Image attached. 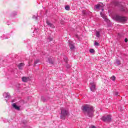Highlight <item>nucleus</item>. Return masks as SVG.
<instances>
[{
    "instance_id": "9",
    "label": "nucleus",
    "mask_w": 128,
    "mask_h": 128,
    "mask_svg": "<svg viewBox=\"0 0 128 128\" xmlns=\"http://www.w3.org/2000/svg\"><path fill=\"white\" fill-rule=\"evenodd\" d=\"M12 106L14 108H15V110H20V106H16V104L14 103L12 104Z\"/></svg>"
},
{
    "instance_id": "24",
    "label": "nucleus",
    "mask_w": 128,
    "mask_h": 128,
    "mask_svg": "<svg viewBox=\"0 0 128 128\" xmlns=\"http://www.w3.org/2000/svg\"><path fill=\"white\" fill-rule=\"evenodd\" d=\"M70 65H69V64H68V65H66V68H70Z\"/></svg>"
},
{
    "instance_id": "5",
    "label": "nucleus",
    "mask_w": 128,
    "mask_h": 128,
    "mask_svg": "<svg viewBox=\"0 0 128 128\" xmlns=\"http://www.w3.org/2000/svg\"><path fill=\"white\" fill-rule=\"evenodd\" d=\"M90 89L91 92H96V83L92 82L90 83Z\"/></svg>"
},
{
    "instance_id": "29",
    "label": "nucleus",
    "mask_w": 128,
    "mask_h": 128,
    "mask_svg": "<svg viewBox=\"0 0 128 128\" xmlns=\"http://www.w3.org/2000/svg\"><path fill=\"white\" fill-rule=\"evenodd\" d=\"M120 110H122V109H120Z\"/></svg>"
},
{
    "instance_id": "2",
    "label": "nucleus",
    "mask_w": 128,
    "mask_h": 128,
    "mask_svg": "<svg viewBox=\"0 0 128 128\" xmlns=\"http://www.w3.org/2000/svg\"><path fill=\"white\" fill-rule=\"evenodd\" d=\"M114 18L116 20L120 22H124L126 21V18L122 17L118 15L115 16Z\"/></svg>"
},
{
    "instance_id": "1",
    "label": "nucleus",
    "mask_w": 128,
    "mask_h": 128,
    "mask_svg": "<svg viewBox=\"0 0 128 128\" xmlns=\"http://www.w3.org/2000/svg\"><path fill=\"white\" fill-rule=\"evenodd\" d=\"M82 110L84 112H86L87 116H89V118H92V116H94V107H92L90 105H84L82 108Z\"/></svg>"
},
{
    "instance_id": "3",
    "label": "nucleus",
    "mask_w": 128,
    "mask_h": 128,
    "mask_svg": "<svg viewBox=\"0 0 128 128\" xmlns=\"http://www.w3.org/2000/svg\"><path fill=\"white\" fill-rule=\"evenodd\" d=\"M61 115H60V118L62 120H64L66 118V116H68V112L67 110L64 109V108H61Z\"/></svg>"
},
{
    "instance_id": "25",
    "label": "nucleus",
    "mask_w": 128,
    "mask_h": 128,
    "mask_svg": "<svg viewBox=\"0 0 128 128\" xmlns=\"http://www.w3.org/2000/svg\"><path fill=\"white\" fill-rule=\"evenodd\" d=\"M124 42H128V38H125Z\"/></svg>"
},
{
    "instance_id": "7",
    "label": "nucleus",
    "mask_w": 128,
    "mask_h": 128,
    "mask_svg": "<svg viewBox=\"0 0 128 128\" xmlns=\"http://www.w3.org/2000/svg\"><path fill=\"white\" fill-rule=\"evenodd\" d=\"M100 14L106 22H110V20L106 18V14H103L102 12H100Z\"/></svg>"
},
{
    "instance_id": "13",
    "label": "nucleus",
    "mask_w": 128,
    "mask_h": 128,
    "mask_svg": "<svg viewBox=\"0 0 128 128\" xmlns=\"http://www.w3.org/2000/svg\"><path fill=\"white\" fill-rule=\"evenodd\" d=\"M24 64L22 63H21L18 65V67L20 70H22V68H24Z\"/></svg>"
},
{
    "instance_id": "8",
    "label": "nucleus",
    "mask_w": 128,
    "mask_h": 128,
    "mask_svg": "<svg viewBox=\"0 0 128 128\" xmlns=\"http://www.w3.org/2000/svg\"><path fill=\"white\" fill-rule=\"evenodd\" d=\"M3 96L5 98H10V93L8 92H4L3 94Z\"/></svg>"
},
{
    "instance_id": "14",
    "label": "nucleus",
    "mask_w": 128,
    "mask_h": 128,
    "mask_svg": "<svg viewBox=\"0 0 128 128\" xmlns=\"http://www.w3.org/2000/svg\"><path fill=\"white\" fill-rule=\"evenodd\" d=\"M115 64H116V66H120V60L118 59L116 60Z\"/></svg>"
},
{
    "instance_id": "16",
    "label": "nucleus",
    "mask_w": 128,
    "mask_h": 128,
    "mask_svg": "<svg viewBox=\"0 0 128 128\" xmlns=\"http://www.w3.org/2000/svg\"><path fill=\"white\" fill-rule=\"evenodd\" d=\"M96 38H100V32L98 31L96 32Z\"/></svg>"
},
{
    "instance_id": "26",
    "label": "nucleus",
    "mask_w": 128,
    "mask_h": 128,
    "mask_svg": "<svg viewBox=\"0 0 128 128\" xmlns=\"http://www.w3.org/2000/svg\"><path fill=\"white\" fill-rule=\"evenodd\" d=\"M33 18H36H36H36V16H33Z\"/></svg>"
},
{
    "instance_id": "4",
    "label": "nucleus",
    "mask_w": 128,
    "mask_h": 128,
    "mask_svg": "<svg viewBox=\"0 0 128 128\" xmlns=\"http://www.w3.org/2000/svg\"><path fill=\"white\" fill-rule=\"evenodd\" d=\"M102 120L104 122H111L112 116H110V115H107L106 116H103L102 118Z\"/></svg>"
},
{
    "instance_id": "23",
    "label": "nucleus",
    "mask_w": 128,
    "mask_h": 128,
    "mask_svg": "<svg viewBox=\"0 0 128 128\" xmlns=\"http://www.w3.org/2000/svg\"><path fill=\"white\" fill-rule=\"evenodd\" d=\"M114 94H115V96H118V92H114Z\"/></svg>"
},
{
    "instance_id": "19",
    "label": "nucleus",
    "mask_w": 128,
    "mask_h": 128,
    "mask_svg": "<svg viewBox=\"0 0 128 128\" xmlns=\"http://www.w3.org/2000/svg\"><path fill=\"white\" fill-rule=\"evenodd\" d=\"M65 10H70V6H66L65 7Z\"/></svg>"
},
{
    "instance_id": "27",
    "label": "nucleus",
    "mask_w": 128,
    "mask_h": 128,
    "mask_svg": "<svg viewBox=\"0 0 128 128\" xmlns=\"http://www.w3.org/2000/svg\"><path fill=\"white\" fill-rule=\"evenodd\" d=\"M91 128H96V126H92L91 127Z\"/></svg>"
},
{
    "instance_id": "11",
    "label": "nucleus",
    "mask_w": 128,
    "mask_h": 128,
    "mask_svg": "<svg viewBox=\"0 0 128 128\" xmlns=\"http://www.w3.org/2000/svg\"><path fill=\"white\" fill-rule=\"evenodd\" d=\"M22 82H28V80H30V78L23 77V78H22Z\"/></svg>"
},
{
    "instance_id": "20",
    "label": "nucleus",
    "mask_w": 128,
    "mask_h": 128,
    "mask_svg": "<svg viewBox=\"0 0 128 128\" xmlns=\"http://www.w3.org/2000/svg\"><path fill=\"white\" fill-rule=\"evenodd\" d=\"M38 62H40V60H36L34 62V66H36V64H38Z\"/></svg>"
},
{
    "instance_id": "22",
    "label": "nucleus",
    "mask_w": 128,
    "mask_h": 128,
    "mask_svg": "<svg viewBox=\"0 0 128 128\" xmlns=\"http://www.w3.org/2000/svg\"><path fill=\"white\" fill-rule=\"evenodd\" d=\"M90 52L92 54V53L94 52V49H90Z\"/></svg>"
},
{
    "instance_id": "17",
    "label": "nucleus",
    "mask_w": 128,
    "mask_h": 128,
    "mask_svg": "<svg viewBox=\"0 0 128 128\" xmlns=\"http://www.w3.org/2000/svg\"><path fill=\"white\" fill-rule=\"evenodd\" d=\"M94 45L96 46H100V44L96 42H95Z\"/></svg>"
},
{
    "instance_id": "12",
    "label": "nucleus",
    "mask_w": 128,
    "mask_h": 128,
    "mask_svg": "<svg viewBox=\"0 0 128 128\" xmlns=\"http://www.w3.org/2000/svg\"><path fill=\"white\" fill-rule=\"evenodd\" d=\"M102 8V6H100V4L96 5V8L97 10H102V12H104V8Z\"/></svg>"
},
{
    "instance_id": "18",
    "label": "nucleus",
    "mask_w": 128,
    "mask_h": 128,
    "mask_svg": "<svg viewBox=\"0 0 128 128\" xmlns=\"http://www.w3.org/2000/svg\"><path fill=\"white\" fill-rule=\"evenodd\" d=\"M48 62L50 64H54V62H52L50 58L48 59Z\"/></svg>"
},
{
    "instance_id": "15",
    "label": "nucleus",
    "mask_w": 128,
    "mask_h": 128,
    "mask_svg": "<svg viewBox=\"0 0 128 128\" xmlns=\"http://www.w3.org/2000/svg\"><path fill=\"white\" fill-rule=\"evenodd\" d=\"M46 22L48 26H50V28L54 27V25L52 23L48 21H46Z\"/></svg>"
},
{
    "instance_id": "10",
    "label": "nucleus",
    "mask_w": 128,
    "mask_h": 128,
    "mask_svg": "<svg viewBox=\"0 0 128 128\" xmlns=\"http://www.w3.org/2000/svg\"><path fill=\"white\" fill-rule=\"evenodd\" d=\"M120 9L122 12H128V10H127L124 6H121Z\"/></svg>"
},
{
    "instance_id": "28",
    "label": "nucleus",
    "mask_w": 128,
    "mask_h": 128,
    "mask_svg": "<svg viewBox=\"0 0 128 128\" xmlns=\"http://www.w3.org/2000/svg\"><path fill=\"white\" fill-rule=\"evenodd\" d=\"M6 102H8V100H6Z\"/></svg>"
},
{
    "instance_id": "21",
    "label": "nucleus",
    "mask_w": 128,
    "mask_h": 128,
    "mask_svg": "<svg viewBox=\"0 0 128 128\" xmlns=\"http://www.w3.org/2000/svg\"><path fill=\"white\" fill-rule=\"evenodd\" d=\"M111 80H116V76H112V78H111Z\"/></svg>"
},
{
    "instance_id": "6",
    "label": "nucleus",
    "mask_w": 128,
    "mask_h": 128,
    "mask_svg": "<svg viewBox=\"0 0 128 128\" xmlns=\"http://www.w3.org/2000/svg\"><path fill=\"white\" fill-rule=\"evenodd\" d=\"M69 46L71 50H74V44L72 41H69Z\"/></svg>"
}]
</instances>
